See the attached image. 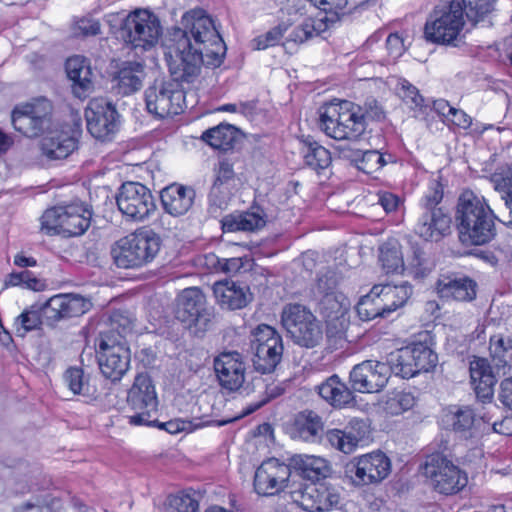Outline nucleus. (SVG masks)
<instances>
[{
  "instance_id": "nucleus-1",
  "label": "nucleus",
  "mask_w": 512,
  "mask_h": 512,
  "mask_svg": "<svg viewBox=\"0 0 512 512\" xmlns=\"http://www.w3.org/2000/svg\"><path fill=\"white\" fill-rule=\"evenodd\" d=\"M180 24L169 32L165 58L170 81L182 86L199 77L202 65L219 67L226 54V45L213 19L203 9L185 12Z\"/></svg>"
},
{
  "instance_id": "nucleus-2",
  "label": "nucleus",
  "mask_w": 512,
  "mask_h": 512,
  "mask_svg": "<svg viewBox=\"0 0 512 512\" xmlns=\"http://www.w3.org/2000/svg\"><path fill=\"white\" fill-rule=\"evenodd\" d=\"M494 0H441L424 26L428 42L449 45L458 40L467 20L472 26L492 25Z\"/></svg>"
},
{
  "instance_id": "nucleus-3",
  "label": "nucleus",
  "mask_w": 512,
  "mask_h": 512,
  "mask_svg": "<svg viewBox=\"0 0 512 512\" xmlns=\"http://www.w3.org/2000/svg\"><path fill=\"white\" fill-rule=\"evenodd\" d=\"M493 210L483 197L464 191L457 203L455 221L459 240L466 246H481L496 236Z\"/></svg>"
},
{
  "instance_id": "nucleus-4",
  "label": "nucleus",
  "mask_w": 512,
  "mask_h": 512,
  "mask_svg": "<svg viewBox=\"0 0 512 512\" xmlns=\"http://www.w3.org/2000/svg\"><path fill=\"white\" fill-rule=\"evenodd\" d=\"M319 121L325 134L335 140H357L366 130L362 108L350 101L322 107Z\"/></svg>"
},
{
  "instance_id": "nucleus-5",
  "label": "nucleus",
  "mask_w": 512,
  "mask_h": 512,
  "mask_svg": "<svg viewBox=\"0 0 512 512\" xmlns=\"http://www.w3.org/2000/svg\"><path fill=\"white\" fill-rule=\"evenodd\" d=\"M281 324L293 343L302 348L313 349L323 341L320 321L302 304H286L281 312Z\"/></svg>"
},
{
  "instance_id": "nucleus-6",
  "label": "nucleus",
  "mask_w": 512,
  "mask_h": 512,
  "mask_svg": "<svg viewBox=\"0 0 512 512\" xmlns=\"http://www.w3.org/2000/svg\"><path fill=\"white\" fill-rule=\"evenodd\" d=\"M175 315L198 338L204 337L214 320L213 310L206 306V298L197 287L184 289L179 294Z\"/></svg>"
},
{
  "instance_id": "nucleus-7",
  "label": "nucleus",
  "mask_w": 512,
  "mask_h": 512,
  "mask_svg": "<svg viewBox=\"0 0 512 512\" xmlns=\"http://www.w3.org/2000/svg\"><path fill=\"white\" fill-rule=\"evenodd\" d=\"M251 336L250 349L254 369L261 374L274 372L283 356L282 336L275 328L266 324L258 325Z\"/></svg>"
},
{
  "instance_id": "nucleus-8",
  "label": "nucleus",
  "mask_w": 512,
  "mask_h": 512,
  "mask_svg": "<svg viewBox=\"0 0 512 512\" xmlns=\"http://www.w3.org/2000/svg\"><path fill=\"white\" fill-rule=\"evenodd\" d=\"M102 374L112 382L121 380L128 371V341L120 332L101 335L95 344Z\"/></svg>"
},
{
  "instance_id": "nucleus-9",
  "label": "nucleus",
  "mask_w": 512,
  "mask_h": 512,
  "mask_svg": "<svg viewBox=\"0 0 512 512\" xmlns=\"http://www.w3.org/2000/svg\"><path fill=\"white\" fill-rule=\"evenodd\" d=\"M91 212L79 204L47 209L41 217V229L47 234L80 236L90 226Z\"/></svg>"
},
{
  "instance_id": "nucleus-10",
  "label": "nucleus",
  "mask_w": 512,
  "mask_h": 512,
  "mask_svg": "<svg viewBox=\"0 0 512 512\" xmlns=\"http://www.w3.org/2000/svg\"><path fill=\"white\" fill-rule=\"evenodd\" d=\"M53 105L45 97H39L16 106L11 115L13 127L27 137H38L52 124Z\"/></svg>"
},
{
  "instance_id": "nucleus-11",
  "label": "nucleus",
  "mask_w": 512,
  "mask_h": 512,
  "mask_svg": "<svg viewBox=\"0 0 512 512\" xmlns=\"http://www.w3.org/2000/svg\"><path fill=\"white\" fill-rule=\"evenodd\" d=\"M424 475L434 490L444 495L456 494L468 483L466 472L441 454L432 455L427 459Z\"/></svg>"
},
{
  "instance_id": "nucleus-12",
  "label": "nucleus",
  "mask_w": 512,
  "mask_h": 512,
  "mask_svg": "<svg viewBox=\"0 0 512 512\" xmlns=\"http://www.w3.org/2000/svg\"><path fill=\"white\" fill-rule=\"evenodd\" d=\"M146 109L158 118L171 117L183 112L185 92L178 83L162 82L160 88L150 87L145 91Z\"/></svg>"
},
{
  "instance_id": "nucleus-13",
  "label": "nucleus",
  "mask_w": 512,
  "mask_h": 512,
  "mask_svg": "<svg viewBox=\"0 0 512 512\" xmlns=\"http://www.w3.org/2000/svg\"><path fill=\"white\" fill-rule=\"evenodd\" d=\"M131 408L136 410L130 416V424L152 426L157 422L152 419V413L157 411L158 401L154 385L148 375L138 374L130 388Z\"/></svg>"
},
{
  "instance_id": "nucleus-14",
  "label": "nucleus",
  "mask_w": 512,
  "mask_h": 512,
  "mask_svg": "<svg viewBox=\"0 0 512 512\" xmlns=\"http://www.w3.org/2000/svg\"><path fill=\"white\" fill-rule=\"evenodd\" d=\"M163 32L159 17L149 8H136L130 11V46L154 47Z\"/></svg>"
},
{
  "instance_id": "nucleus-15",
  "label": "nucleus",
  "mask_w": 512,
  "mask_h": 512,
  "mask_svg": "<svg viewBox=\"0 0 512 512\" xmlns=\"http://www.w3.org/2000/svg\"><path fill=\"white\" fill-rule=\"evenodd\" d=\"M391 472V461L383 452L359 457L346 467V473L357 485L380 483Z\"/></svg>"
},
{
  "instance_id": "nucleus-16",
  "label": "nucleus",
  "mask_w": 512,
  "mask_h": 512,
  "mask_svg": "<svg viewBox=\"0 0 512 512\" xmlns=\"http://www.w3.org/2000/svg\"><path fill=\"white\" fill-rule=\"evenodd\" d=\"M291 469L288 463L270 458L261 463L254 475V489L258 495L273 496L288 486Z\"/></svg>"
},
{
  "instance_id": "nucleus-17",
  "label": "nucleus",
  "mask_w": 512,
  "mask_h": 512,
  "mask_svg": "<svg viewBox=\"0 0 512 512\" xmlns=\"http://www.w3.org/2000/svg\"><path fill=\"white\" fill-rule=\"evenodd\" d=\"M293 503L307 512H324L339 503V495L323 484H300L290 490Z\"/></svg>"
},
{
  "instance_id": "nucleus-18",
  "label": "nucleus",
  "mask_w": 512,
  "mask_h": 512,
  "mask_svg": "<svg viewBox=\"0 0 512 512\" xmlns=\"http://www.w3.org/2000/svg\"><path fill=\"white\" fill-rule=\"evenodd\" d=\"M390 374L388 364L367 360L353 367L350 383L355 391L361 393L379 392L387 384Z\"/></svg>"
},
{
  "instance_id": "nucleus-19",
  "label": "nucleus",
  "mask_w": 512,
  "mask_h": 512,
  "mask_svg": "<svg viewBox=\"0 0 512 512\" xmlns=\"http://www.w3.org/2000/svg\"><path fill=\"white\" fill-rule=\"evenodd\" d=\"M91 303L81 295L58 294L42 303V314L49 325L86 313Z\"/></svg>"
},
{
  "instance_id": "nucleus-20",
  "label": "nucleus",
  "mask_w": 512,
  "mask_h": 512,
  "mask_svg": "<svg viewBox=\"0 0 512 512\" xmlns=\"http://www.w3.org/2000/svg\"><path fill=\"white\" fill-rule=\"evenodd\" d=\"M85 118L91 135L103 139L117 129L119 115L111 102L103 98H94L88 103Z\"/></svg>"
},
{
  "instance_id": "nucleus-21",
  "label": "nucleus",
  "mask_w": 512,
  "mask_h": 512,
  "mask_svg": "<svg viewBox=\"0 0 512 512\" xmlns=\"http://www.w3.org/2000/svg\"><path fill=\"white\" fill-rule=\"evenodd\" d=\"M213 368L219 385L229 392L238 391L245 382V363L236 351L223 352L216 356Z\"/></svg>"
},
{
  "instance_id": "nucleus-22",
  "label": "nucleus",
  "mask_w": 512,
  "mask_h": 512,
  "mask_svg": "<svg viewBox=\"0 0 512 512\" xmlns=\"http://www.w3.org/2000/svg\"><path fill=\"white\" fill-rule=\"evenodd\" d=\"M452 218L445 209L422 208L415 233L425 241L438 242L451 233Z\"/></svg>"
},
{
  "instance_id": "nucleus-23",
  "label": "nucleus",
  "mask_w": 512,
  "mask_h": 512,
  "mask_svg": "<svg viewBox=\"0 0 512 512\" xmlns=\"http://www.w3.org/2000/svg\"><path fill=\"white\" fill-rule=\"evenodd\" d=\"M324 421L313 410H303L295 414L287 428L289 436L294 440L318 443L323 440Z\"/></svg>"
},
{
  "instance_id": "nucleus-24",
  "label": "nucleus",
  "mask_w": 512,
  "mask_h": 512,
  "mask_svg": "<svg viewBox=\"0 0 512 512\" xmlns=\"http://www.w3.org/2000/svg\"><path fill=\"white\" fill-rule=\"evenodd\" d=\"M161 239L151 229L143 227L130 239V268L151 262L160 250Z\"/></svg>"
},
{
  "instance_id": "nucleus-25",
  "label": "nucleus",
  "mask_w": 512,
  "mask_h": 512,
  "mask_svg": "<svg viewBox=\"0 0 512 512\" xmlns=\"http://www.w3.org/2000/svg\"><path fill=\"white\" fill-rule=\"evenodd\" d=\"M477 284L471 278L457 273L442 274L436 283L441 298L468 302L476 297Z\"/></svg>"
},
{
  "instance_id": "nucleus-26",
  "label": "nucleus",
  "mask_w": 512,
  "mask_h": 512,
  "mask_svg": "<svg viewBox=\"0 0 512 512\" xmlns=\"http://www.w3.org/2000/svg\"><path fill=\"white\" fill-rule=\"evenodd\" d=\"M195 196L192 187L177 183L165 187L160 193L164 211L174 217L186 214L192 208Z\"/></svg>"
},
{
  "instance_id": "nucleus-27",
  "label": "nucleus",
  "mask_w": 512,
  "mask_h": 512,
  "mask_svg": "<svg viewBox=\"0 0 512 512\" xmlns=\"http://www.w3.org/2000/svg\"><path fill=\"white\" fill-rule=\"evenodd\" d=\"M470 378L477 399L481 402H490L494 395L496 377L489 361L485 358L475 357L470 362Z\"/></svg>"
},
{
  "instance_id": "nucleus-28",
  "label": "nucleus",
  "mask_w": 512,
  "mask_h": 512,
  "mask_svg": "<svg viewBox=\"0 0 512 512\" xmlns=\"http://www.w3.org/2000/svg\"><path fill=\"white\" fill-rule=\"evenodd\" d=\"M66 72L72 81V92L77 98L84 99L93 92V71L84 57H70L66 62Z\"/></svg>"
},
{
  "instance_id": "nucleus-29",
  "label": "nucleus",
  "mask_w": 512,
  "mask_h": 512,
  "mask_svg": "<svg viewBox=\"0 0 512 512\" xmlns=\"http://www.w3.org/2000/svg\"><path fill=\"white\" fill-rule=\"evenodd\" d=\"M213 293L218 304L229 310L242 309L253 298L248 286L233 281L215 283Z\"/></svg>"
},
{
  "instance_id": "nucleus-30",
  "label": "nucleus",
  "mask_w": 512,
  "mask_h": 512,
  "mask_svg": "<svg viewBox=\"0 0 512 512\" xmlns=\"http://www.w3.org/2000/svg\"><path fill=\"white\" fill-rule=\"evenodd\" d=\"M288 466L291 474L312 482L326 478L331 471L327 460L313 455H293L289 458Z\"/></svg>"
},
{
  "instance_id": "nucleus-31",
  "label": "nucleus",
  "mask_w": 512,
  "mask_h": 512,
  "mask_svg": "<svg viewBox=\"0 0 512 512\" xmlns=\"http://www.w3.org/2000/svg\"><path fill=\"white\" fill-rule=\"evenodd\" d=\"M77 144V138L70 131L54 130L41 140V151L49 159H64L77 148Z\"/></svg>"
},
{
  "instance_id": "nucleus-32",
  "label": "nucleus",
  "mask_w": 512,
  "mask_h": 512,
  "mask_svg": "<svg viewBox=\"0 0 512 512\" xmlns=\"http://www.w3.org/2000/svg\"><path fill=\"white\" fill-rule=\"evenodd\" d=\"M315 390L323 400L334 408H344L355 402L353 392L336 374L317 385Z\"/></svg>"
},
{
  "instance_id": "nucleus-33",
  "label": "nucleus",
  "mask_w": 512,
  "mask_h": 512,
  "mask_svg": "<svg viewBox=\"0 0 512 512\" xmlns=\"http://www.w3.org/2000/svg\"><path fill=\"white\" fill-rule=\"evenodd\" d=\"M156 210L151 191L143 184L130 181V220L143 221Z\"/></svg>"
},
{
  "instance_id": "nucleus-34",
  "label": "nucleus",
  "mask_w": 512,
  "mask_h": 512,
  "mask_svg": "<svg viewBox=\"0 0 512 512\" xmlns=\"http://www.w3.org/2000/svg\"><path fill=\"white\" fill-rule=\"evenodd\" d=\"M444 421L461 438L470 439L477 434L476 415L469 406H454L445 414Z\"/></svg>"
},
{
  "instance_id": "nucleus-35",
  "label": "nucleus",
  "mask_w": 512,
  "mask_h": 512,
  "mask_svg": "<svg viewBox=\"0 0 512 512\" xmlns=\"http://www.w3.org/2000/svg\"><path fill=\"white\" fill-rule=\"evenodd\" d=\"M265 216L264 211L260 208H257L256 211L251 210L240 214H230L222 219V230L224 232H252L259 230L266 225Z\"/></svg>"
},
{
  "instance_id": "nucleus-36",
  "label": "nucleus",
  "mask_w": 512,
  "mask_h": 512,
  "mask_svg": "<svg viewBox=\"0 0 512 512\" xmlns=\"http://www.w3.org/2000/svg\"><path fill=\"white\" fill-rule=\"evenodd\" d=\"M239 138V129L226 123L207 129L201 136V140L209 146L222 151L233 149Z\"/></svg>"
},
{
  "instance_id": "nucleus-37",
  "label": "nucleus",
  "mask_w": 512,
  "mask_h": 512,
  "mask_svg": "<svg viewBox=\"0 0 512 512\" xmlns=\"http://www.w3.org/2000/svg\"><path fill=\"white\" fill-rule=\"evenodd\" d=\"M301 144V154L306 166L318 173L330 166L332 158L329 150L313 140L310 136L303 138Z\"/></svg>"
},
{
  "instance_id": "nucleus-38",
  "label": "nucleus",
  "mask_w": 512,
  "mask_h": 512,
  "mask_svg": "<svg viewBox=\"0 0 512 512\" xmlns=\"http://www.w3.org/2000/svg\"><path fill=\"white\" fill-rule=\"evenodd\" d=\"M379 286L375 285L371 291L362 296L356 305L357 314L362 321H370L375 318H388L385 303L379 294Z\"/></svg>"
},
{
  "instance_id": "nucleus-39",
  "label": "nucleus",
  "mask_w": 512,
  "mask_h": 512,
  "mask_svg": "<svg viewBox=\"0 0 512 512\" xmlns=\"http://www.w3.org/2000/svg\"><path fill=\"white\" fill-rule=\"evenodd\" d=\"M420 339L411 343L409 346L414 359L416 360L417 368L420 372H428L434 368L438 362V356L432 349V336L425 332L419 335Z\"/></svg>"
},
{
  "instance_id": "nucleus-40",
  "label": "nucleus",
  "mask_w": 512,
  "mask_h": 512,
  "mask_svg": "<svg viewBox=\"0 0 512 512\" xmlns=\"http://www.w3.org/2000/svg\"><path fill=\"white\" fill-rule=\"evenodd\" d=\"M319 298V311L326 321L338 320L349 311L351 303L342 293H329Z\"/></svg>"
},
{
  "instance_id": "nucleus-41",
  "label": "nucleus",
  "mask_w": 512,
  "mask_h": 512,
  "mask_svg": "<svg viewBox=\"0 0 512 512\" xmlns=\"http://www.w3.org/2000/svg\"><path fill=\"white\" fill-rule=\"evenodd\" d=\"M388 362L391 372L402 378L409 379L419 374L414 353L409 345L390 353Z\"/></svg>"
},
{
  "instance_id": "nucleus-42",
  "label": "nucleus",
  "mask_w": 512,
  "mask_h": 512,
  "mask_svg": "<svg viewBox=\"0 0 512 512\" xmlns=\"http://www.w3.org/2000/svg\"><path fill=\"white\" fill-rule=\"evenodd\" d=\"M379 286V294L385 303L386 312L390 316L392 312L402 307L412 295V286L408 282L400 285Z\"/></svg>"
},
{
  "instance_id": "nucleus-43",
  "label": "nucleus",
  "mask_w": 512,
  "mask_h": 512,
  "mask_svg": "<svg viewBox=\"0 0 512 512\" xmlns=\"http://www.w3.org/2000/svg\"><path fill=\"white\" fill-rule=\"evenodd\" d=\"M495 190L500 194L504 202L505 209L508 212L507 217L500 219L506 226L512 227V169H508L505 173L494 175L492 177Z\"/></svg>"
},
{
  "instance_id": "nucleus-44",
  "label": "nucleus",
  "mask_w": 512,
  "mask_h": 512,
  "mask_svg": "<svg viewBox=\"0 0 512 512\" xmlns=\"http://www.w3.org/2000/svg\"><path fill=\"white\" fill-rule=\"evenodd\" d=\"M168 512H198L199 501L193 491H181L170 494L165 501Z\"/></svg>"
},
{
  "instance_id": "nucleus-45",
  "label": "nucleus",
  "mask_w": 512,
  "mask_h": 512,
  "mask_svg": "<svg viewBox=\"0 0 512 512\" xmlns=\"http://www.w3.org/2000/svg\"><path fill=\"white\" fill-rule=\"evenodd\" d=\"M42 303L37 302L25 309L15 320L16 332L24 336L27 332L35 330L41 325Z\"/></svg>"
},
{
  "instance_id": "nucleus-46",
  "label": "nucleus",
  "mask_w": 512,
  "mask_h": 512,
  "mask_svg": "<svg viewBox=\"0 0 512 512\" xmlns=\"http://www.w3.org/2000/svg\"><path fill=\"white\" fill-rule=\"evenodd\" d=\"M379 261L383 270L389 273H399L404 269V262L400 249L389 243L380 247Z\"/></svg>"
},
{
  "instance_id": "nucleus-47",
  "label": "nucleus",
  "mask_w": 512,
  "mask_h": 512,
  "mask_svg": "<svg viewBox=\"0 0 512 512\" xmlns=\"http://www.w3.org/2000/svg\"><path fill=\"white\" fill-rule=\"evenodd\" d=\"M415 404V397L410 392L394 391L390 393L385 402L384 410L391 415H399L409 409Z\"/></svg>"
},
{
  "instance_id": "nucleus-48",
  "label": "nucleus",
  "mask_w": 512,
  "mask_h": 512,
  "mask_svg": "<svg viewBox=\"0 0 512 512\" xmlns=\"http://www.w3.org/2000/svg\"><path fill=\"white\" fill-rule=\"evenodd\" d=\"M393 161V156L388 155V159L385 155L381 154L377 150H366L361 153L357 169L365 174H373L385 166L388 162Z\"/></svg>"
},
{
  "instance_id": "nucleus-49",
  "label": "nucleus",
  "mask_w": 512,
  "mask_h": 512,
  "mask_svg": "<svg viewBox=\"0 0 512 512\" xmlns=\"http://www.w3.org/2000/svg\"><path fill=\"white\" fill-rule=\"evenodd\" d=\"M233 420L234 419H227L221 421L198 422L193 424L191 421L173 419L164 423H160L159 427L166 430L170 434H176L182 431H191L194 428H200L211 424H215L216 426H224L228 423H231Z\"/></svg>"
},
{
  "instance_id": "nucleus-50",
  "label": "nucleus",
  "mask_w": 512,
  "mask_h": 512,
  "mask_svg": "<svg viewBox=\"0 0 512 512\" xmlns=\"http://www.w3.org/2000/svg\"><path fill=\"white\" fill-rule=\"evenodd\" d=\"M5 286H21L34 291H41L45 288V284L33 276L30 271L10 273L5 280Z\"/></svg>"
},
{
  "instance_id": "nucleus-51",
  "label": "nucleus",
  "mask_w": 512,
  "mask_h": 512,
  "mask_svg": "<svg viewBox=\"0 0 512 512\" xmlns=\"http://www.w3.org/2000/svg\"><path fill=\"white\" fill-rule=\"evenodd\" d=\"M398 94L403 102L411 109L426 110L424 98L419 94L418 89L407 80H402L398 85Z\"/></svg>"
},
{
  "instance_id": "nucleus-52",
  "label": "nucleus",
  "mask_w": 512,
  "mask_h": 512,
  "mask_svg": "<svg viewBox=\"0 0 512 512\" xmlns=\"http://www.w3.org/2000/svg\"><path fill=\"white\" fill-rule=\"evenodd\" d=\"M344 431L353 450H355L360 442L366 440L370 433L367 422L357 418L350 420Z\"/></svg>"
},
{
  "instance_id": "nucleus-53",
  "label": "nucleus",
  "mask_w": 512,
  "mask_h": 512,
  "mask_svg": "<svg viewBox=\"0 0 512 512\" xmlns=\"http://www.w3.org/2000/svg\"><path fill=\"white\" fill-rule=\"evenodd\" d=\"M289 25L286 23H280L273 27L263 35L258 36L253 41L255 47L258 50H264L268 47L275 46L283 38L284 33L287 31Z\"/></svg>"
},
{
  "instance_id": "nucleus-54",
  "label": "nucleus",
  "mask_w": 512,
  "mask_h": 512,
  "mask_svg": "<svg viewBox=\"0 0 512 512\" xmlns=\"http://www.w3.org/2000/svg\"><path fill=\"white\" fill-rule=\"evenodd\" d=\"M107 22L116 37L127 44L128 31L126 30V26L128 23V13L125 11L110 13L107 15Z\"/></svg>"
},
{
  "instance_id": "nucleus-55",
  "label": "nucleus",
  "mask_w": 512,
  "mask_h": 512,
  "mask_svg": "<svg viewBox=\"0 0 512 512\" xmlns=\"http://www.w3.org/2000/svg\"><path fill=\"white\" fill-rule=\"evenodd\" d=\"M110 92L116 97L128 95V67L125 64L123 67L111 71Z\"/></svg>"
},
{
  "instance_id": "nucleus-56",
  "label": "nucleus",
  "mask_w": 512,
  "mask_h": 512,
  "mask_svg": "<svg viewBox=\"0 0 512 512\" xmlns=\"http://www.w3.org/2000/svg\"><path fill=\"white\" fill-rule=\"evenodd\" d=\"M410 266L411 273L415 279H424L434 269L433 262L426 258L420 250L414 252Z\"/></svg>"
},
{
  "instance_id": "nucleus-57",
  "label": "nucleus",
  "mask_w": 512,
  "mask_h": 512,
  "mask_svg": "<svg viewBox=\"0 0 512 512\" xmlns=\"http://www.w3.org/2000/svg\"><path fill=\"white\" fill-rule=\"evenodd\" d=\"M323 439L333 448L345 454L354 451L344 430L330 429L325 434L323 433Z\"/></svg>"
},
{
  "instance_id": "nucleus-58",
  "label": "nucleus",
  "mask_w": 512,
  "mask_h": 512,
  "mask_svg": "<svg viewBox=\"0 0 512 512\" xmlns=\"http://www.w3.org/2000/svg\"><path fill=\"white\" fill-rule=\"evenodd\" d=\"M337 284V276L333 273L328 272L318 275L314 288V294L318 298L329 293H338L339 291L336 290Z\"/></svg>"
},
{
  "instance_id": "nucleus-59",
  "label": "nucleus",
  "mask_w": 512,
  "mask_h": 512,
  "mask_svg": "<svg viewBox=\"0 0 512 512\" xmlns=\"http://www.w3.org/2000/svg\"><path fill=\"white\" fill-rule=\"evenodd\" d=\"M111 256L117 268L128 269V237H123L114 243Z\"/></svg>"
},
{
  "instance_id": "nucleus-60",
  "label": "nucleus",
  "mask_w": 512,
  "mask_h": 512,
  "mask_svg": "<svg viewBox=\"0 0 512 512\" xmlns=\"http://www.w3.org/2000/svg\"><path fill=\"white\" fill-rule=\"evenodd\" d=\"M443 193L442 184L437 180H433L429 186L427 194L423 198L422 208L443 209L442 207H439V204L443 199Z\"/></svg>"
},
{
  "instance_id": "nucleus-61",
  "label": "nucleus",
  "mask_w": 512,
  "mask_h": 512,
  "mask_svg": "<svg viewBox=\"0 0 512 512\" xmlns=\"http://www.w3.org/2000/svg\"><path fill=\"white\" fill-rule=\"evenodd\" d=\"M64 380L74 394L85 393L84 373L80 368H69L64 374Z\"/></svg>"
},
{
  "instance_id": "nucleus-62",
  "label": "nucleus",
  "mask_w": 512,
  "mask_h": 512,
  "mask_svg": "<svg viewBox=\"0 0 512 512\" xmlns=\"http://www.w3.org/2000/svg\"><path fill=\"white\" fill-rule=\"evenodd\" d=\"M228 195L229 189L227 186L217 185L213 182L208 196L210 210H214V212H216L217 209H222L224 206H226Z\"/></svg>"
},
{
  "instance_id": "nucleus-63",
  "label": "nucleus",
  "mask_w": 512,
  "mask_h": 512,
  "mask_svg": "<svg viewBox=\"0 0 512 512\" xmlns=\"http://www.w3.org/2000/svg\"><path fill=\"white\" fill-rule=\"evenodd\" d=\"M316 33L313 21L307 19L290 33L288 40L295 43H304L311 39Z\"/></svg>"
},
{
  "instance_id": "nucleus-64",
  "label": "nucleus",
  "mask_w": 512,
  "mask_h": 512,
  "mask_svg": "<svg viewBox=\"0 0 512 512\" xmlns=\"http://www.w3.org/2000/svg\"><path fill=\"white\" fill-rule=\"evenodd\" d=\"M214 172V183L217 185L227 186L231 181L234 180L235 177L233 165L227 160L219 161L218 166L214 169Z\"/></svg>"
}]
</instances>
